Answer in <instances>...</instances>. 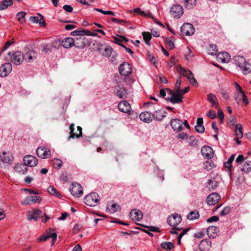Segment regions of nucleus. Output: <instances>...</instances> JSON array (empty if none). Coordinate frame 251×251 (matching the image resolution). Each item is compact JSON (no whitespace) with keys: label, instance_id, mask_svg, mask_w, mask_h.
<instances>
[{"label":"nucleus","instance_id":"4468645a","mask_svg":"<svg viewBox=\"0 0 251 251\" xmlns=\"http://www.w3.org/2000/svg\"><path fill=\"white\" fill-rule=\"evenodd\" d=\"M181 221V217L178 214H174L168 217L167 222L172 227L176 226Z\"/></svg>","mask_w":251,"mask_h":251},{"label":"nucleus","instance_id":"69168bd1","mask_svg":"<svg viewBox=\"0 0 251 251\" xmlns=\"http://www.w3.org/2000/svg\"><path fill=\"white\" fill-rule=\"evenodd\" d=\"M219 220V218L217 216H212L207 220L208 223H211L213 222H217Z\"/></svg>","mask_w":251,"mask_h":251},{"label":"nucleus","instance_id":"6e6552de","mask_svg":"<svg viewBox=\"0 0 251 251\" xmlns=\"http://www.w3.org/2000/svg\"><path fill=\"white\" fill-rule=\"evenodd\" d=\"M70 192L75 197L79 198L83 194V189L80 184L76 182L73 183L70 189Z\"/></svg>","mask_w":251,"mask_h":251},{"label":"nucleus","instance_id":"6ab92c4d","mask_svg":"<svg viewBox=\"0 0 251 251\" xmlns=\"http://www.w3.org/2000/svg\"><path fill=\"white\" fill-rule=\"evenodd\" d=\"M201 152L203 157L207 159L211 158L213 156V151L209 146H203L201 149Z\"/></svg>","mask_w":251,"mask_h":251},{"label":"nucleus","instance_id":"4c0bfd02","mask_svg":"<svg viewBox=\"0 0 251 251\" xmlns=\"http://www.w3.org/2000/svg\"><path fill=\"white\" fill-rule=\"evenodd\" d=\"M199 213L197 211H193L190 212L187 215V218L189 220H193L197 219L199 218Z\"/></svg>","mask_w":251,"mask_h":251},{"label":"nucleus","instance_id":"423d86ee","mask_svg":"<svg viewBox=\"0 0 251 251\" xmlns=\"http://www.w3.org/2000/svg\"><path fill=\"white\" fill-rule=\"evenodd\" d=\"M36 152L37 155L42 159H47L51 156L50 149L43 146L39 147Z\"/></svg>","mask_w":251,"mask_h":251},{"label":"nucleus","instance_id":"b1692460","mask_svg":"<svg viewBox=\"0 0 251 251\" xmlns=\"http://www.w3.org/2000/svg\"><path fill=\"white\" fill-rule=\"evenodd\" d=\"M139 117L141 120L147 123L151 122L153 119L152 114L151 115L150 112L147 111L142 112L140 114Z\"/></svg>","mask_w":251,"mask_h":251},{"label":"nucleus","instance_id":"f3484780","mask_svg":"<svg viewBox=\"0 0 251 251\" xmlns=\"http://www.w3.org/2000/svg\"><path fill=\"white\" fill-rule=\"evenodd\" d=\"M12 66L9 63H5L0 67V76L4 77L7 76L11 72Z\"/></svg>","mask_w":251,"mask_h":251},{"label":"nucleus","instance_id":"8fccbe9b","mask_svg":"<svg viewBox=\"0 0 251 251\" xmlns=\"http://www.w3.org/2000/svg\"><path fill=\"white\" fill-rule=\"evenodd\" d=\"M165 43L168 48L172 49L174 48V44L173 42L169 38H166L165 40Z\"/></svg>","mask_w":251,"mask_h":251},{"label":"nucleus","instance_id":"052dcab7","mask_svg":"<svg viewBox=\"0 0 251 251\" xmlns=\"http://www.w3.org/2000/svg\"><path fill=\"white\" fill-rule=\"evenodd\" d=\"M207 116L212 119H213L216 117V113L213 110H210L207 114Z\"/></svg>","mask_w":251,"mask_h":251},{"label":"nucleus","instance_id":"c756f323","mask_svg":"<svg viewBox=\"0 0 251 251\" xmlns=\"http://www.w3.org/2000/svg\"><path fill=\"white\" fill-rule=\"evenodd\" d=\"M90 33V31L83 29L82 28H78L76 30L73 31L71 32L72 36H82L86 35V34Z\"/></svg>","mask_w":251,"mask_h":251},{"label":"nucleus","instance_id":"7c9ffc66","mask_svg":"<svg viewBox=\"0 0 251 251\" xmlns=\"http://www.w3.org/2000/svg\"><path fill=\"white\" fill-rule=\"evenodd\" d=\"M238 97H241L242 98V101L243 103L247 105L249 103V101L248 100V98L245 94L243 93H239L236 97L235 98V100L238 104H239L240 102V98L238 99Z\"/></svg>","mask_w":251,"mask_h":251},{"label":"nucleus","instance_id":"774afa93","mask_svg":"<svg viewBox=\"0 0 251 251\" xmlns=\"http://www.w3.org/2000/svg\"><path fill=\"white\" fill-rule=\"evenodd\" d=\"M63 8L67 12H71L73 11V7L70 5H65Z\"/></svg>","mask_w":251,"mask_h":251},{"label":"nucleus","instance_id":"ddd939ff","mask_svg":"<svg viewBox=\"0 0 251 251\" xmlns=\"http://www.w3.org/2000/svg\"><path fill=\"white\" fill-rule=\"evenodd\" d=\"M23 161L25 166L29 167H34L37 165L38 163L37 158L33 155H27L24 156Z\"/></svg>","mask_w":251,"mask_h":251},{"label":"nucleus","instance_id":"58836bf2","mask_svg":"<svg viewBox=\"0 0 251 251\" xmlns=\"http://www.w3.org/2000/svg\"><path fill=\"white\" fill-rule=\"evenodd\" d=\"M26 13L25 12L22 11L18 13L16 15V18L17 19L21 22V23H24L25 22V17L26 15Z\"/></svg>","mask_w":251,"mask_h":251},{"label":"nucleus","instance_id":"f257e3e1","mask_svg":"<svg viewBox=\"0 0 251 251\" xmlns=\"http://www.w3.org/2000/svg\"><path fill=\"white\" fill-rule=\"evenodd\" d=\"M234 59L236 65L241 69L244 74L247 75L251 72L250 64L246 62L243 56H235Z\"/></svg>","mask_w":251,"mask_h":251},{"label":"nucleus","instance_id":"5fc2aeb1","mask_svg":"<svg viewBox=\"0 0 251 251\" xmlns=\"http://www.w3.org/2000/svg\"><path fill=\"white\" fill-rule=\"evenodd\" d=\"M31 204L33 203L40 202L41 201V198L38 196H30Z\"/></svg>","mask_w":251,"mask_h":251},{"label":"nucleus","instance_id":"c03bdc74","mask_svg":"<svg viewBox=\"0 0 251 251\" xmlns=\"http://www.w3.org/2000/svg\"><path fill=\"white\" fill-rule=\"evenodd\" d=\"M74 126L75 125L74 124H72L70 126V136L68 137L69 140L71 138H74L75 137L79 138V136H78V134L74 133Z\"/></svg>","mask_w":251,"mask_h":251},{"label":"nucleus","instance_id":"bf43d9fd","mask_svg":"<svg viewBox=\"0 0 251 251\" xmlns=\"http://www.w3.org/2000/svg\"><path fill=\"white\" fill-rule=\"evenodd\" d=\"M181 81L180 78H178L176 80V84H175L176 89H175V90L178 91H181V89H180V85H181Z\"/></svg>","mask_w":251,"mask_h":251},{"label":"nucleus","instance_id":"49530a36","mask_svg":"<svg viewBox=\"0 0 251 251\" xmlns=\"http://www.w3.org/2000/svg\"><path fill=\"white\" fill-rule=\"evenodd\" d=\"M27 55L29 62L36 58V53L35 51L33 50H29V52L27 53Z\"/></svg>","mask_w":251,"mask_h":251},{"label":"nucleus","instance_id":"a211bd4d","mask_svg":"<svg viewBox=\"0 0 251 251\" xmlns=\"http://www.w3.org/2000/svg\"><path fill=\"white\" fill-rule=\"evenodd\" d=\"M118 109L122 112L128 113L131 110L130 104L126 100L120 101L118 105Z\"/></svg>","mask_w":251,"mask_h":251},{"label":"nucleus","instance_id":"a18cd8bd","mask_svg":"<svg viewBox=\"0 0 251 251\" xmlns=\"http://www.w3.org/2000/svg\"><path fill=\"white\" fill-rule=\"evenodd\" d=\"M218 186V183L216 181L214 180H209L208 181V188L210 190H213L216 189Z\"/></svg>","mask_w":251,"mask_h":251},{"label":"nucleus","instance_id":"bb28decb","mask_svg":"<svg viewBox=\"0 0 251 251\" xmlns=\"http://www.w3.org/2000/svg\"><path fill=\"white\" fill-rule=\"evenodd\" d=\"M62 45L64 48H70L74 46V39L71 37L66 38L62 41Z\"/></svg>","mask_w":251,"mask_h":251},{"label":"nucleus","instance_id":"20e7f679","mask_svg":"<svg viewBox=\"0 0 251 251\" xmlns=\"http://www.w3.org/2000/svg\"><path fill=\"white\" fill-rule=\"evenodd\" d=\"M8 55L10 57L11 61L16 65L21 64L25 59L23 53L20 51H15L13 53L9 52Z\"/></svg>","mask_w":251,"mask_h":251},{"label":"nucleus","instance_id":"0e129e2a","mask_svg":"<svg viewBox=\"0 0 251 251\" xmlns=\"http://www.w3.org/2000/svg\"><path fill=\"white\" fill-rule=\"evenodd\" d=\"M22 204L23 205H28V204H31V200L30 199V196L27 197L24 201H23L22 202Z\"/></svg>","mask_w":251,"mask_h":251},{"label":"nucleus","instance_id":"0eeeda50","mask_svg":"<svg viewBox=\"0 0 251 251\" xmlns=\"http://www.w3.org/2000/svg\"><path fill=\"white\" fill-rule=\"evenodd\" d=\"M50 238H51L52 239L51 245H53L56 240L57 235L56 233L54 232V230L50 228L46 231V233L45 235L41 236L38 239L39 241H46Z\"/></svg>","mask_w":251,"mask_h":251},{"label":"nucleus","instance_id":"603ef678","mask_svg":"<svg viewBox=\"0 0 251 251\" xmlns=\"http://www.w3.org/2000/svg\"><path fill=\"white\" fill-rule=\"evenodd\" d=\"M188 70H185L184 68L182 67L180 65L179 66V69L178 70V71L179 72V74L181 75H182L183 76H185V77H187V75H189V74L187 72V71Z\"/></svg>","mask_w":251,"mask_h":251},{"label":"nucleus","instance_id":"4be33fe9","mask_svg":"<svg viewBox=\"0 0 251 251\" xmlns=\"http://www.w3.org/2000/svg\"><path fill=\"white\" fill-rule=\"evenodd\" d=\"M1 161L4 163L11 164L13 161V157L9 152L3 151L0 155Z\"/></svg>","mask_w":251,"mask_h":251},{"label":"nucleus","instance_id":"aec40b11","mask_svg":"<svg viewBox=\"0 0 251 251\" xmlns=\"http://www.w3.org/2000/svg\"><path fill=\"white\" fill-rule=\"evenodd\" d=\"M129 217L133 221H139L143 217L142 212L140 210L133 209L129 213Z\"/></svg>","mask_w":251,"mask_h":251},{"label":"nucleus","instance_id":"473e14b6","mask_svg":"<svg viewBox=\"0 0 251 251\" xmlns=\"http://www.w3.org/2000/svg\"><path fill=\"white\" fill-rule=\"evenodd\" d=\"M197 4L196 0H185L184 2V7L188 9L193 8Z\"/></svg>","mask_w":251,"mask_h":251},{"label":"nucleus","instance_id":"e433bc0d","mask_svg":"<svg viewBox=\"0 0 251 251\" xmlns=\"http://www.w3.org/2000/svg\"><path fill=\"white\" fill-rule=\"evenodd\" d=\"M47 190H48V192L51 195H54V196H55V197H56L57 198H61V194L53 186H50L48 188Z\"/></svg>","mask_w":251,"mask_h":251},{"label":"nucleus","instance_id":"412c9836","mask_svg":"<svg viewBox=\"0 0 251 251\" xmlns=\"http://www.w3.org/2000/svg\"><path fill=\"white\" fill-rule=\"evenodd\" d=\"M41 211L38 209L29 211L26 215L27 219L28 221H31L32 220L37 221L39 215L41 214Z\"/></svg>","mask_w":251,"mask_h":251},{"label":"nucleus","instance_id":"9b49d317","mask_svg":"<svg viewBox=\"0 0 251 251\" xmlns=\"http://www.w3.org/2000/svg\"><path fill=\"white\" fill-rule=\"evenodd\" d=\"M170 125L174 131L179 132L183 130V123L179 119H173L170 121Z\"/></svg>","mask_w":251,"mask_h":251},{"label":"nucleus","instance_id":"c85d7f7f","mask_svg":"<svg viewBox=\"0 0 251 251\" xmlns=\"http://www.w3.org/2000/svg\"><path fill=\"white\" fill-rule=\"evenodd\" d=\"M15 170L21 174H25L27 171V168L25 164H17L14 167Z\"/></svg>","mask_w":251,"mask_h":251},{"label":"nucleus","instance_id":"a878e982","mask_svg":"<svg viewBox=\"0 0 251 251\" xmlns=\"http://www.w3.org/2000/svg\"><path fill=\"white\" fill-rule=\"evenodd\" d=\"M207 100L210 102L212 107L218 108V102L215 95L211 93L207 95Z\"/></svg>","mask_w":251,"mask_h":251},{"label":"nucleus","instance_id":"6e6d98bb","mask_svg":"<svg viewBox=\"0 0 251 251\" xmlns=\"http://www.w3.org/2000/svg\"><path fill=\"white\" fill-rule=\"evenodd\" d=\"M230 207L229 206L225 207L223 210L220 212V215L223 216L227 215L230 211Z\"/></svg>","mask_w":251,"mask_h":251},{"label":"nucleus","instance_id":"a19ab883","mask_svg":"<svg viewBox=\"0 0 251 251\" xmlns=\"http://www.w3.org/2000/svg\"><path fill=\"white\" fill-rule=\"evenodd\" d=\"M142 35L143 36L144 40H145V42L146 43V44L150 45V41L151 38V34L149 32H143L142 33Z\"/></svg>","mask_w":251,"mask_h":251},{"label":"nucleus","instance_id":"2eb2a0df","mask_svg":"<svg viewBox=\"0 0 251 251\" xmlns=\"http://www.w3.org/2000/svg\"><path fill=\"white\" fill-rule=\"evenodd\" d=\"M88 43V41L85 37L80 36L74 39V47L79 49H83Z\"/></svg>","mask_w":251,"mask_h":251},{"label":"nucleus","instance_id":"72a5a7b5","mask_svg":"<svg viewBox=\"0 0 251 251\" xmlns=\"http://www.w3.org/2000/svg\"><path fill=\"white\" fill-rule=\"evenodd\" d=\"M218 229L216 226H211L207 228V234L209 237L214 238L217 234Z\"/></svg>","mask_w":251,"mask_h":251},{"label":"nucleus","instance_id":"2f4dec72","mask_svg":"<svg viewBox=\"0 0 251 251\" xmlns=\"http://www.w3.org/2000/svg\"><path fill=\"white\" fill-rule=\"evenodd\" d=\"M119 208V205L115 203L109 202L107 206V209L110 213L116 212Z\"/></svg>","mask_w":251,"mask_h":251},{"label":"nucleus","instance_id":"5701e85b","mask_svg":"<svg viewBox=\"0 0 251 251\" xmlns=\"http://www.w3.org/2000/svg\"><path fill=\"white\" fill-rule=\"evenodd\" d=\"M211 243L207 239L202 240L199 244V248L201 251H208L211 248Z\"/></svg>","mask_w":251,"mask_h":251},{"label":"nucleus","instance_id":"39448f33","mask_svg":"<svg viewBox=\"0 0 251 251\" xmlns=\"http://www.w3.org/2000/svg\"><path fill=\"white\" fill-rule=\"evenodd\" d=\"M119 72L122 75L128 76L132 72V67L129 63L124 62L119 66Z\"/></svg>","mask_w":251,"mask_h":251},{"label":"nucleus","instance_id":"f03ea898","mask_svg":"<svg viewBox=\"0 0 251 251\" xmlns=\"http://www.w3.org/2000/svg\"><path fill=\"white\" fill-rule=\"evenodd\" d=\"M99 197L98 194L92 193L85 196L84 199V202L88 206H95L99 203Z\"/></svg>","mask_w":251,"mask_h":251},{"label":"nucleus","instance_id":"c9c22d12","mask_svg":"<svg viewBox=\"0 0 251 251\" xmlns=\"http://www.w3.org/2000/svg\"><path fill=\"white\" fill-rule=\"evenodd\" d=\"M13 3L12 0H2L0 2L1 10L6 9L9 6H12Z\"/></svg>","mask_w":251,"mask_h":251},{"label":"nucleus","instance_id":"79ce46f5","mask_svg":"<svg viewBox=\"0 0 251 251\" xmlns=\"http://www.w3.org/2000/svg\"><path fill=\"white\" fill-rule=\"evenodd\" d=\"M160 246L162 248L166 250H170L174 247V244L170 242H163L161 244Z\"/></svg>","mask_w":251,"mask_h":251},{"label":"nucleus","instance_id":"9d476101","mask_svg":"<svg viewBox=\"0 0 251 251\" xmlns=\"http://www.w3.org/2000/svg\"><path fill=\"white\" fill-rule=\"evenodd\" d=\"M180 30L182 35L190 36L194 33L195 29L193 25L189 23H184L181 26Z\"/></svg>","mask_w":251,"mask_h":251},{"label":"nucleus","instance_id":"e2e57ef3","mask_svg":"<svg viewBox=\"0 0 251 251\" xmlns=\"http://www.w3.org/2000/svg\"><path fill=\"white\" fill-rule=\"evenodd\" d=\"M244 159L245 158L244 156L243 155L240 154L238 156L235 161L237 163L239 164L241 163L244 160Z\"/></svg>","mask_w":251,"mask_h":251},{"label":"nucleus","instance_id":"f8f14e48","mask_svg":"<svg viewBox=\"0 0 251 251\" xmlns=\"http://www.w3.org/2000/svg\"><path fill=\"white\" fill-rule=\"evenodd\" d=\"M170 12L173 17L179 18L183 14V9L181 5L176 4L171 8Z\"/></svg>","mask_w":251,"mask_h":251},{"label":"nucleus","instance_id":"dca6fc26","mask_svg":"<svg viewBox=\"0 0 251 251\" xmlns=\"http://www.w3.org/2000/svg\"><path fill=\"white\" fill-rule=\"evenodd\" d=\"M220 196L217 193H212L210 194L206 199L207 203L209 205H214L220 200Z\"/></svg>","mask_w":251,"mask_h":251},{"label":"nucleus","instance_id":"de8ad7c7","mask_svg":"<svg viewBox=\"0 0 251 251\" xmlns=\"http://www.w3.org/2000/svg\"><path fill=\"white\" fill-rule=\"evenodd\" d=\"M52 162L54 168H60L62 167L63 164L62 161L57 158H54L52 160Z\"/></svg>","mask_w":251,"mask_h":251},{"label":"nucleus","instance_id":"ea45409f","mask_svg":"<svg viewBox=\"0 0 251 251\" xmlns=\"http://www.w3.org/2000/svg\"><path fill=\"white\" fill-rule=\"evenodd\" d=\"M242 170L246 172L251 171V161H246L243 166Z\"/></svg>","mask_w":251,"mask_h":251},{"label":"nucleus","instance_id":"7ed1b4c3","mask_svg":"<svg viewBox=\"0 0 251 251\" xmlns=\"http://www.w3.org/2000/svg\"><path fill=\"white\" fill-rule=\"evenodd\" d=\"M167 93L171 96L169 98L170 101L173 103H179L182 101V95L181 91H172L169 88L166 89Z\"/></svg>","mask_w":251,"mask_h":251},{"label":"nucleus","instance_id":"1a4fd4ad","mask_svg":"<svg viewBox=\"0 0 251 251\" xmlns=\"http://www.w3.org/2000/svg\"><path fill=\"white\" fill-rule=\"evenodd\" d=\"M114 93L120 99H126L127 96V90L120 84H117L114 89Z\"/></svg>","mask_w":251,"mask_h":251},{"label":"nucleus","instance_id":"3c124183","mask_svg":"<svg viewBox=\"0 0 251 251\" xmlns=\"http://www.w3.org/2000/svg\"><path fill=\"white\" fill-rule=\"evenodd\" d=\"M125 83L127 85H131L134 82V79L129 77V75L124 78Z\"/></svg>","mask_w":251,"mask_h":251},{"label":"nucleus","instance_id":"f704fd0d","mask_svg":"<svg viewBox=\"0 0 251 251\" xmlns=\"http://www.w3.org/2000/svg\"><path fill=\"white\" fill-rule=\"evenodd\" d=\"M242 129L243 128L241 124H238L236 125L235 134V135L236 136V137H238V138H241L242 137Z\"/></svg>","mask_w":251,"mask_h":251},{"label":"nucleus","instance_id":"338daca9","mask_svg":"<svg viewBox=\"0 0 251 251\" xmlns=\"http://www.w3.org/2000/svg\"><path fill=\"white\" fill-rule=\"evenodd\" d=\"M204 236V233L203 232H198L194 234V236L198 239L202 238Z\"/></svg>","mask_w":251,"mask_h":251},{"label":"nucleus","instance_id":"4d7b16f0","mask_svg":"<svg viewBox=\"0 0 251 251\" xmlns=\"http://www.w3.org/2000/svg\"><path fill=\"white\" fill-rule=\"evenodd\" d=\"M82 228V226L80 224H75L73 227L72 231L74 234H76L79 232Z\"/></svg>","mask_w":251,"mask_h":251},{"label":"nucleus","instance_id":"864d4df0","mask_svg":"<svg viewBox=\"0 0 251 251\" xmlns=\"http://www.w3.org/2000/svg\"><path fill=\"white\" fill-rule=\"evenodd\" d=\"M187 52L185 55V59L189 61L190 60H191L193 57V55L192 54V51L189 48H187Z\"/></svg>","mask_w":251,"mask_h":251},{"label":"nucleus","instance_id":"09e8293b","mask_svg":"<svg viewBox=\"0 0 251 251\" xmlns=\"http://www.w3.org/2000/svg\"><path fill=\"white\" fill-rule=\"evenodd\" d=\"M188 142L191 146H196L198 144V140H196L194 136H190L188 139Z\"/></svg>","mask_w":251,"mask_h":251},{"label":"nucleus","instance_id":"680f3d73","mask_svg":"<svg viewBox=\"0 0 251 251\" xmlns=\"http://www.w3.org/2000/svg\"><path fill=\"white\" fill-rule=\"evenodd\" d=\"M104 50L106 53V55L109 56L112 53V49L110 47H106Z\"/></svg>","mask_w":251,"mask_h":251},{"label":"nucleus","instance_id":"13d9d810","mask_svg":"<svg viewBox=\"0 0 251 251\" xmlns=\"http://www.w3.org/2000/svg\"><path fill=\"white\" fill-rule=\"evenodd\" d=\"M195 130L197 132L200 133H202L204 131V127L203 125L202 126H196L195 127Z\"/></svg>","mask_w":251,"mask_h":251},{"label":"nucleus","instance_id":"393cba45","mask_svg":"<svg viewBox=\"0 0 251 251\" xmlns=\"http://www.w3.org/2000/svg\"><path fill=\"white\" fill-rule=\"evenodd\" d=\"M217 59L223 63L227 62L230 59V56L226 51L219 52L217 54Z\"/></svg>","mask_w":251,"mask_h":251},{"label":"nucleus","instance_id":"cd10ccee","mask_svg":"<svg viewBox=\"0 0 251 251\" xmlns=\"http://www.w3.org/2000/svg\"><path fill=\"white\" fill-rule=\"evenodd\" d=\"M166 112L163 110H155L152 114V118H155L156 120L160 121L162 120L164 117L166 116Z\"/></svg>","mask_w":251,"mask_h":251},{"label":"nucleus","instance_id":"37998d69","mask_svg":"<svg viewBox=\"0 0 251 251\" xmlns=\"http://www.w3.org/2000/svg\"><path fill=\"white\" fill-rule=\"evenodd\" d=\"M217 47L215 45H211L208 49V52L209 54L213 55L217 53Z\"/></svg>","mask_w":251,"mask_h":251}]
</instances>
